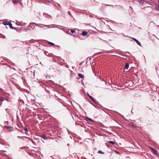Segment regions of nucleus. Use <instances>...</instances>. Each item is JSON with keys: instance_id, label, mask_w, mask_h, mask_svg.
<instances>
[{"instance_id": "nucleus-11", "label": "nucleus", "mask_w": 159, "mask_h": 159, "mask_svg": "<svg viewBox=\"0 0 159 159\" xmlns=\"http://www.w3.org/2000/svg\"><path fill=\"white\" fill-rule=\"evenodd\" d=\"M10 22H3V24L4 25H9V24Z\"/></svg>"}, {"instance_id": "nucleus-32", "label": "nucleus", "mask_w": 159, "mask_h": 159, "mask_svg": "<svg viewBox=\"0 0 159 159\" xmlns=\"http://www.w3.org/2000/svg\"><path fill=\"white\" fill-rule=\"evenodd\" d=\"M49 2H50V3L51 2H50V1H49Z\"/></svg>"}, {"instance_id": "nucleus-25", "label": "nucleus", "mask_w": 159, "mask_h": 159, "mask_svg": "<svg viewBox=\"0 0 159 159\" xmlns=\"http://www.w3.org/2000/svg\"><path fill=\"white\" fill-rule=\"evenodd\" d=\"M87 94L88 95V96L89 97V96H90V95L88 93H87Z\"/></svg>"}, {"instance_id": "nucleus-6", "label": "nucleus", "mask_w": 159, "mask_h": 159, "mask_svg": "<svg viewBox=\"0 0 159 159\" xmlns=\"http://www.w3.org/2000/svg\"><path fill=\"white\" fill-rule=\"evenodd\" d=\"M129 67V64L128 63H126L125 66V69H128Z\"/></svg>"}, {"instance_id": "nucleus-24", "label": "nucleus", "mask_w": 159, "mask_h": 159, "mask_svg": "<svg viewBox=\"0 0 159 159\" xmlns=\"http://www.w3.org/2000/svg\"><path fill=\"white\" fill-rule=\"evenodd\" d=\"M132 39H134H134H136L134 38H132Z\"/></svg>"}, {"instance_id": "nucleus-30", "label": "nucleus", "mask_w": 159, "mask_h": 159, "mask_svg": "<svg viewBox=\"0 0 159 159\" xmlns=\"http://www.w3.org/2000/svg\"><path fill=\"white\" fill-rule=\"evenodd\" d=\"M68 12H69V14H70V12L69 11H68Z\"/></svg>"}, {"instance_id": "nucleus-2", "label": "nucleus", "mask_w": 159, "mask_h": 159, "mask_svg": "<svg viewBox=\"0 0 159 159\" xmlns=\"http://www.w3.org/2000/svg\"><path fill=\"white\" fill-rule=\"evenodd\" d=\"M35 23H34V22L30 23V25L28 26L27 29H28V30H30V27L33 29H34L35 27Z\"/></svg>"}, {"instance_id": "nucleus-33", "label": "nucleus", "mask_w": 159, "mask_h": 159, "mask_svg": "<svg viewBox=\"0 0 159 159\" xmlns=\"http://www.w3.org/2000/svg\"><path fill=\"white\" fill-rule=\"evenodd\" d=\"M158 2H159V1H158Z\"/></svg>"}, {"instance_id": "nucleus-28", "label": "nucleus", "mask_w": 159, "mask_h": 159, "mask_svg": "<svg viewBox=\"0 0 159 159\" xmlns=\"http://www.w3.org/2000/svg\"><path fill=\"white\" fill-rule=\"evenodd\" d=\"M117 152V153H119V152H117H117Z\"/></svg>"}, {"instance_id": "nucleus-5", "label": "nucleus", "mask_w": 159, "mask_h": 159, "mask_svg": "<svg viewBox=\"0 0 159 159\" xmlns=\"http://www.w3.org/2000/svg\"><path fill=\"white\" fill-rule=\"evenodd\" d=\"M63 30L65 32L67 33V34H70V33L69 32V31L70 30L69 29H64V30Z\"/></svg>"}, {"instance_id": "nucleus-15", "label": "nucleus", "mask_w": 159, "mask_h": 159, "mask_svg": "<svg viewBox=\"0 0 159 159\" xmlns=\"http://www.w3.org/2000/svg\"><path fill=\"white\" fill-rule=\"evenodd\" d=\"M109 142L113 145H114L115 144L114 142L113 141H109Z\"/></svg>"}, {"instance_id": "nucleus-23", "label": "nucleus", "mask_w": 159, "mask_h": 159, "mask_svg": "<svg viewBox=\"0 0 159 159\" xmlns=\"http://www.w3.org/2000/svg\"><path fill=\"white\" fill-rule=\"evenodd\" d=\"M16 24L18 25H21V24L19 23H16Z\"/></svg>"}, {"instance_id": "nucleus-27", "label": "nucleus", "mask_w": 159, "mask_h": 159, "mask_svg": "<svg viewBox=\"0 0 159 159\" xmlns=\"http://www.w3.org/2000/svg\"><path fill=\"white\" fill-rule=\"evenodd\" d=\"M21 148V149H23L24 148V147H23V148Z\"/></svg>"}, {"instance_id": "nucleus-20", "label": "nucleus", "mask_w": 159, "mask_h": 159, "mask_svg": "<svg viewBox=\"0 0 159 159\" xmlns=\"http://www.w3.org/2000/svg\"><path fill=\"white\" fill-rule=\"evenodd\" d=\"M70 31L72 33H73L75 32V31L74 30H71Z\"/></svg>"}, {"instance_id": "nucleus-29", "label": "nucleus", "mask_w": 159, "mask_h": 159, "mask_svg": "<svg viewBox=\"0 0 159 159\" xmlns=\"http://www.w3.org/2000/svg\"><path fill=\"white\" fill-rule=\"evenodd\" d=\"M57 4L58 5V6H59V7L60 6V5H59V4Z\"/></svg>"}, {"instance_id": "nucleus-21", "label": "nucleus", "mask_w": 159, "mask_h": 159, "mask_svg": "<svg viewBox=\"0 0 159 159\" xmlns=\"http://www.w3.org/2000/svg\"><path fill=\"white\" fill-rule=\"evenodd\" d=\"M9 25L10 27H11V28H12V24L10 22Z\"/></svg>"}, {"instance_id": "nucleus-10", "label": "nucleus", "mask_w": 159, "mask_h": 159, "mask_svg": "<svg viewBox=\"0 0 159 159\" xmlns=\"http://www.w3.org/2000/svg\"><path fill=\"white\" fill-rule=\"evenodd\" d=\"M134 41L136 42V43L139 46H141V45L140 43L137 40V39H134Z\"/></svg>"}, {"instance_id": "nucleus-22", "label": "nucleus", "mask_w": 159, "mask_h": 159, "mask_svg": "<svg viewBox=\"0 0 159 159\" xmlns=\"http://www.w3.org/2000/svg\"><path fill=\"white\" fill-rule=\"evenodd\" d=\"M17 137L19 138H21V139H23V137H20V136H18Z\"/></svg>"}, {"instance_id": "nucleus-26", "label": "nucleus", "mask_w": 159, "mask_h": 159, "mask_svg": "<svg viewBox=\"0 0 159 159\" xmlns=\"http://www.w3.org/2000/svg\"><path fill=\"white\" fill-rule=\"evenodd\" d=\"M57 28H58V29H60L61 30H62L59 27H58Z\"/></svg>"}, {"instance_id": "nucleus-18", "label": "nucleus", "mask_w": 159, "mask_h": 159, "mask_svg": "<svg viewBox=\"0 0 159 159\" xmlns=\"http://www.w3.org/2000/svg\"><path fill=\"white\" fill-rule=\"evenodd\" d=\"M156 9L157 10L159 11V5H158L156 6Z\"/></svg>"}, {"instance_id": "nucleus-3", "label": "nucleus", "mask_w": 159, "mask_h": 159, "mask_svg": "<svg viewBox=\"0 0 159 159\" xmlns=\"http://www.w3.org/2000/svg\"><path fill=\"white\" fill-rule=\"evenodd\" d=\"M151 150L156 155H158V153L157 152V151L152 148H150Z\"/></svg>"}, {"instance_id": "nucleus-19", "label": "nucleus", "mask_w": 159, "mask_h": 159, "mask_svg": "<svg viewBox=\"0 0 159 159\" xmlns=\"http://www.w3.org/2000/svg\"><path fill=\"white\" fill-rule=\"evenodd\" d=\"M6 99H5V98H3V97L1 98V100L2 101H4Z\"/></svg>"}, {"instance_id": "nucleus-12", "label": "nucleus", "mask_w": 159, "mask_h": 159, "mask_svg": "<svg viewBox=\"0 0 159 159\" xmlns=\"http://www.w3.org/2000/svg\"><path fill=\"white\" fill-rule=\"evenodd\" d=\"M23 129H24L25 131L28 132V129L25 127H23Z\"/></svg>"}, {"instance_id": "nucleus-9", "label": "nucleus", "mask_w": 159, "mask_h": 159, "mask_svg": "<svg viewBox=\"0 0 159 159\" xmlns=\"http://www.w3.org/2000/svg\"><path fill=\"white\" fill-rule=\"evenodd\" d=\"M87 120L88 121L89 120V121H90L91 122H94V120H93L91 118H87Z\"/></svg>"}, {"instance_id": "nucleus-1", "label": "nucleus", "mask_w": 159, "mask_h": 159, "mask_svg": "<svg viewBox=\"0 0 159 159\" xmlns=\"http://www.w3.org/2000/svg\"><path fill=\"white\" fill-rule=\"evenodd\" d=\"M35 25L36 26H37L38 27H39L40 28H43V26H44L45 27H47L48 28H55V26H53V27H51L50 26V25H43L41 24H38L37 23H35Z\"/></svg>"}, {"instance_id": "nucleus-17", "label": "nucleus", "mask_w": 159, "mask_h": 159, "mask_svg": "<svg viewBox=\"0 0 159 159\" xmlns=\"http://www.w3.org/2000/svg\"><path fill=\"white\" fill-rule=\"evenodd\" d=\"M48 44H51V45H55V44L54 43H52L51 42H48Z\"/></svg>"}, {"instance_id": "nucleus-31", "label": "nucleus", "mask_w": 159, "mask_h": 159, "mask_svg": "<svg viewBox=\"0 0 159 159\" xmlns=\"http://www.w3.org/2000/svg\"><path fill=\"white\" fill-rule=\"evenodd\" d=\"M50 25V26H52V25Z\"/></svg>"}, {"instance_id": "nucleus-14", "label": "nucleus", "mask_w": 159, "mask_h": 159, "mask_svg": "<svg viewBox=\"0 0 159 159\" xmlns=\"http://www.w3.org/2000/svg\"><path fill=\"white\" fill-rule=\"evenodd\" d=\"M42 137L44 139H47V137L44 135H42Z\"/></svg>"}, {"instance_id": "nucleus-16", "label": "nucleus", "mask_w": 159, "mask_h": 159, "mask_svg": "<svg viewBox=\"0 0 159 159\" xmlns=\"http://www.w3.org/2000/svg\"><path fill=\"white\" fill-rule=\"evenodd\" d=\"M98 153L99 154H104V153L101 150H99L98 151Z\"/></svg>"}, {"instance_id": "nucleus-4", "label": "nucleus", "mask_w": 159, "mask_h": 159, "mask_svg": "<svg viewBox=\"0 0 159 159\" xmlns=\"http://www.w3.org/2000/svg\"><path fill=\"white\" fill-rule=\"evenodd\" d=\"M7 128L8 130L10 132H11L13 131V128L11 127L7 126Z\"/></svg>"}, {"instance_id": "nucleus-13", "label": "nucleus", "mask_w": 159, "mask_h": 159, "mask_svg": "<svg viewBox=\"0 0 159 159\" xmlns=\"http://www.w3.org/2000/svg\"><path fill=\"white\" fill-rule=\"evenodd\" d=\"M89 97L94 102H95V100L91 96H89Z\"/></svg>"}, {"instance_id": "nucleus-7", "label": "nucleus", "mask_w": 159, "mask_h": 159, "mask_svg": "<svg viewBox=\"0 0 159 159\" xmlns=\"http://www.w3.org/2000/svg\"><path fill=\"white\" fill-rule=\"evenodd\" d=\"M88 34V32L86 31H84L83 32L82 35L83 36H86Z\"/></svg>"}, {"instance_id": "nucleus-8", "label": "nucleus", "mask_w": 159, "mask_h": 159, "mask_svg": "<svg viewBox=\"0 0 159 159\" xmlns=\"http://www.w3.org/2000/svg\"><path fill=\"white\" fill-rule=\"evenodd\" d=\"M78 76L79 77L83 79L84 77V75L83 74H79Z\"/></svg>"}]
</instances>
